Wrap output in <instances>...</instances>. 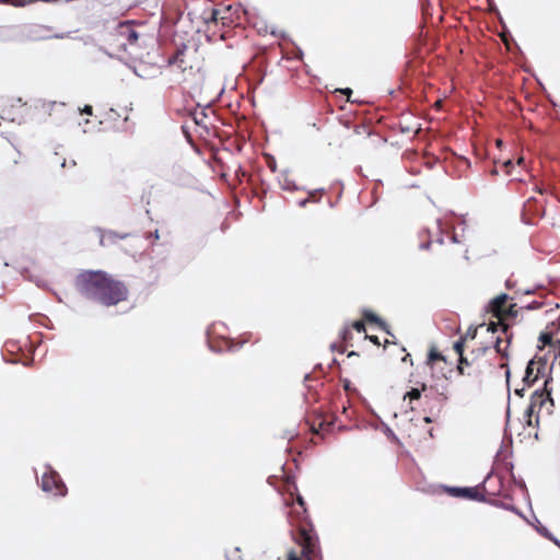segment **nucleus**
Instances as JSON below:
<instances>
[{
    "label": "nucleus",
    "instance_id": "obj_9",
    "mask_svg": "<svg viewBox=\"0 0 560 560\" xmlns=\"http://www.w3.org/2000/svg\"><path fill=\"white\" fill-rule=\"evenodd\" d=\"M497 332H498V335L495 336L494 341L492 342L493 346H490V347L494 351L493 358L499 357V362H498L499 368L505 369V377H506V382L509 383L511 372L508 368V361H509V349L511 346L513 334L510 331L509 325L498 326Z\"/></svg>",
    "mask_w": 560,
    "mask_h": 560
},
{
    "label": "nucleus",
    "instance_id": "obj_26",
    "mask_svg": "<svg viewBox=\"0 0 560 560\" xmlns=\"http://www.w3.org/2000/svg\"><path fill=\"white\" fill-rule=\"evenodd\" d=\"M335 93H341L347 96V101L350 102V97L352 95V90L350 88L346 89H337Z\"/></svg>",
    "mask_w": 560,
    "mask_h": 560
},
{
    "label": "nucleus",
    "instance_id": "obj_15",
    "mask_svg": "<svg viewBox=\"0 0 560 560\" xmlns=\"http://www.w3.org/2000/svg\"><path fill=\"white\" fill-rule=\"evenodd\" d=\"M425 363L431 369H434L439 363L446 364V358L438 350L436 347L432 346L429 349Z\"/></svg>",
    "mask_w": 560,
    "mask_h": 560
},
{
    "label": "nucleus",
    "instance_id": "obj_31",
    "mask_svg": "<svg viewBox=\"0 0 560 560\" xmlns=\"http://www.w3.org/2000/svg\"><path fill=\"white\" fill-rule=\"evenodd\" d=\"M513 163L511 160H508L505 161L503 164H502V167L504 168L505 173L509 175L510 174V167H512Z\"/></svg>",
    "mask_w": 560,
    "mask_h": 560
},
{
    "label": "nucleus",
    "instance_id": "obj_7",
    "mask_svg": "<svg viewBox=\"0 0 560 560\" xmlns=\"http://www.w3.org/2000/svg\"><path fill=\"white\" fill-rule=\"evenodd\" d=\"M549 380L544 381V388L536 389L530 396V402L528 408L526 409L525 416L527 418L526 422L529 427L533 423V417L535 416V423L538 425L539 418L542 415L550 416L552 413V408L555 406L553 399L551 398V393L548 390Z\"/></svg>",
    "mask_w": 560,
    "mask_h": 560
},
{
    "label": "nucleus",
    "instance_id": "obj_25",
    "mask_svg": "<svg viewBox=\"0 0 560 560\" xmlns=\"http://www.w3.org/2000/svg\"><path fill=\"white\" fill-rule=\"evenodd\" d=\"M511 477H512L516 488H518L520 490H526V485L523 479H520V480L516 479V477L513 472L511 474Z\"/></svg>",
    "mask_w": 560,
    "mask_h": 560
},
{
    "label": "nucleus",
    "instance_id": "obj_8",
    "mask_svg": "<svg viewBox=\"0 0 560 560\" xmlns=\"http://www.w3.org/2000/svg\"><path fill=\"white\" fill-rule=\"evenodd\" d=\"M143 34L137 30L133 22H120L114 33L110 34L112 44L124 51H129L141 47Z\"/></svg>",
    "mask_w": 560,
    "mask_h": 560
},
{
    "label": "nucleus",
    "instance_id": "obj_3",
    "mask_svg": "<svg viewBox=\"0 0 560 560\" xmlns=\"http://www.w3.org/2000/svg\"><path fill=\"white\" fill-rule=\"evenodd\" d=\"M289 498L284 499L287 503L292 501V514L299 518L296 541L302 547V556L305 560H323L318 544V537L308 522L305 502L300 492H287Z\"/></svg>",
    "mask_w": 560,
    "mask_h": 560
},
{
    "label": "nucleus",
    "instance_id": "obj_34",
    "mask_svg": "<svg viewBox=\"0 0 560 560\" xmlns=\"http://www.w3.org/2000/svg\"><path fill=\"white\" fill-rule=\"evenodd\" d=\"M365 338H369L376 346L381 345V342L376 336H365Z\"/></svg>",
    "mask_w": 560,
    "mask_h": 560
},
{
    "label": "nucleus",
    "instance_id": "obj_37",
    "mask_svg": "<svg viewBox=\"0 0 560 560\" xmlns=\"http://www.w3.org/2000/svg\"><path fill=\"white\" fill-rule=\"evenodd\" d=\"M354 355H358V353H357V352H354V351H351V352H349V354H348V357H354Z\"/></svg>",
    "mask_w": 560,
    "mask_h": 560
},
{
    "label": "nucleus",
    "instance_id": "obj_12",
    "mask_svg": "<svg viewBox=\"0 0 560 560\" xmlns=\"http://www.w3.org/2000/svg\"><path fill=\"white\" fill-rule=\"evenodd\" d=\"M539 374V365L530 360L526 366L525 375L523 377L524 387L515 389V394L520 397H524L525 387H530L534 385L538 381Z\"/></svg>",
    "mask_w": 560,
    "mask_h": 560
},
{
    "label": "nucleus",
    "instance_id": "obj_32",
    "mask_svg": "<svg viewBox=\"0 0 560 560\" xmlns=\"http://www.w3.org/2000/svg\"><path fill=\"white\" fill-rule=\"evenodd\" d=\"M81 113L86 114V115H92L93 114V108H92L91 105H85L83 107V109H81Z\"/></svg>",
    "mask_w": 560,
    "mask_h": 560
},
{
    "label": "nucleus",
    "instance_id": "obj_36",
    "mask_svg": "<svg viewBox=\"0 0 560 560\" xmlns=\"http://www.w3.org/2000/svg\"><path fill=\"white\" fill-rule=\"evenodd\" d=\"M182 129H183V131L187 135L188 126H187L186 124L182 126Z\"/></svg>",
    "mask_w": 560,
    "mask_h": 560
},
{
    "label": "nucleus",
    "instance_id": "obj_16",
    "mask_svg": "<svg viewBox=\"0 0 560 560\" xmlns=\"http://www.w3.org/2000/svg\"><path fill=\"white\" fill-rule=\"evenodd\" d=\"M65 103H57L55 101H42L38 108L39 110L48 116H51L57 108H62Z\"/></svg>",
    "mask_w": 560,
    "mask_h": 560
},
{
    "label": "nucleus",
    "instance_id": "obj_18",
    "mask_svg": "<svg viewBox=\"0 0 560 560\" xmlns=\"http://www.w3.org/2000/svg\"><path fill=\"white\" fill-rule=\"evenodd\" d=\"M324 195V189H314L308 192L305 199L299 201V206L304 208L308 202H318Z\"/></svg>",
    "mask_w": 560,
    "mask_h": 560
},
{
    "label": "nucleus",
    "instance_id": "obj_29",
    "mask_svg": "<svg viewBox=\"0 0 560 560\" xmlns=\"http://www.w3.org/2000/svg\"><path fill=\"white\" fill-rule=\"evenodd\" d=\"M538 203V201L535 198H529L525 203V209L527 211H532V206Z\"/></svg>",
    "mask_w": 560,
    "mask_h": 560
},
{
    "label": "nucleus",
    "instance_id": "obj_20",
    "mask_svg": "<svg viewBox=\"0 0 560 560\" xmlns=\"http://www.w3.org/2000/svg\"><path fill=\"white\" fill-rule=\"evenodd\" d=\"M478 328H468L465 335L460 336V338L456 342L462 343V349H465V345L467 341H472L476 339Z\"/></svg>",
    "mask_w": 560,
    "mask_h": 560
},
{
    "label": "nucleus",
    "instance_id": "obj_10",
    "mask_svg": "<svg viewBox=\"0 0 560 560\" xmlns=\"http://www.w3.org/2000/svg\"><path fill=\"white\" fill-rule=\"evenodd\" d=\"M538 340L541 343L540 348L550 347L555 351H560V315L546 326Z\"/></svg>",
    "mask_w": 560,
    "mask_h": 560
},
{
    "label": "nucleus",
    "instance_id": "obj_39",
    "mask_svg": "<svg viewBox=\"0 0 560 560\" xmlns=\"http://www.w3.org/2000/svg\"><path fill=\"white\" fill-rule=\"evenodd\" d=\"M424 420H425V422H431V418H429V417H425Z\"/></svg>",
    "mask_w": 560,
    "mask_h": 560
},
{
    "label": "nucleus",
    "instance_id": "obj_4",
    "mask_svg": "<svg viewBox=\"0 0 560 560\" xmlns=\"http://www.w3.org/2000/svg\"><path fill=\"white\" fill-rule=\"evenodd\" d=\"M168 66L177 69L183 82L198 83L205 77V58L196 45H183L168 58Z\"/></svg>",
    "mask_w": 560,
    "mask_h": 560
},
{
    "label": "nucleus",
    "instance_id": "obj_17",
    "mask_svg": "<svg viewBox=\"0 0 560 560\" xmlns=\"http://www.w3.org/2000/svg\"><path fill=\"white\" fill-rule=\"evenodd\" d=\"M362 317H363L364 322H368V323H371V324H375V325H377L382 329L386 328L385 322L382 320L376 314H374L373 312H371L369 310H364L363 311Z\"/></svg>",
    "mask_w": 560,
    "mask_h": 560
},
{
    "label": "nucleus",
    "instance_id": "obj_30",
    "mask_svg": "<svg viewBox=\"0 0 560 560\" xmlns=\"http://www.w3.org/2000/svg\"><path fill=\"white\" fill-rule=\"evenodd\" d=\"M287 560H302V559L294 550H291L288 552Z\"/></svg>",
    "mask_w": 560,
    "mask_h": 560
},
{
    "label": "nucleus",
    "instance_id": "obj_2",
    "mask_svg": "<svg viewBox=\"0 0 560 560\" xmlns=\"http://www.w3.org/2000/svg\"><path fill=\"white\" fill-rule=\"evenodd\" d=\"M453 348L458 354L457 372L459 375L480 383L482 375L491 372L493 366L491 359L494 351L490 346L476 343L468 352H465V349H462V343L455 342Z\"/></svg>",
    "mask_w": 560,
    "mask_h": 560
},
{
    "label": "nucleus",
    "instance_id": "obj_35",
    "mask_svg": "<svg viewBox=\"0 0 560 560\" xmlns=\"http://www.w3.org/2000/svg\"><path fill=\"white\" fill-rule=\"evenodd\" d=\"M429 246H430V242H427V243H422V244L420 245V248H422V249H427V248H429Z\"/></svg>",
    "mask_w": 560,
    "mask_h": 560
},
{
    "label": "nucleus",
    "instance_id": "obj_13",
    "mask_svg": "<svg viewBox=\"0 0 560 560\" xmlns=\"http://www.w3.org/2000/svg\"><path fill=\"white\" fill-rule=\"evenodd\" d=\"M447 400L444 394H434L432 392L425 393L423 396V404L429 408L430 413L438 416L442 411Z\"/></svg>",
    "mask_w": 560,
    "mask_h": 560
},
{
    "label": "nucleus",
    "instance_id": "obj_6",
    "mask_svg": "<svg viewBox=\"0 0 560 560\" xmlns=\"http://www.w3.org/2000/svg\"><path fill=\"white\" fill-rule=\"evenodd\" d=\"M489 312L493 317L498 318V323H489L488 325H480L479 327H487V331H491L492 334H497L498 326L508 325L505 322L509 319H514L517 316L516 304L512 303V298L508 294L502 293L492 299L488 306Z\"/></svg>",
    "mask_w": 560,
    "mask_h": 560
},
{
    "label": "nucleus",
    "instance_id": "obj_24",
    "mask_svg": "<svg viewBox=\"0 0 560 560\" xmlns=\"http://www.w3.org/2000/svg\"><path fill=\"white\" fill-rule=\"evenodd\" d=\"M284 490H290L291 487H293L296 490L295 478L292 476H287L284 479Z\"/></svg>",
    "mask_w": 560,
    "mask_h": 560
},
{
    "label": "nucleus",
    "instance_id": "obj_5",
    "mask_svg": "<svg viewBox=\"0 0 560 560\" xmlns=\"http://www.w3.org/2000/svg\"><path fill=\"white\" fill-rule=\"evenodd\" d=\"M206 31L211 32L213 36L225 39L224 28H231L240 24L241 8L240 5H219L210 11L205 18Z\"/></svg>",
    "mask_w": 560,
    "mask_h": 560
},
{
    "label": "nucleus",
    "instance_id": "obj_27",
    "mask_svg": "<svg viewBox=\"0 0 560 560\" xmlns=\"http://www.w3.org/2000/svg\"><path fill=\"white\" fill-rule=\"evenodd\" d=\"M441 490L450 491V490H478V489L477 488H471V487H447V486H443Z\"/></svg>",
    "mask_w": 560,
    "mask_h": 560
},
{
    "label": "nucleus",
    "instance_id": "obj_40",
    "mask_svg": "<svg viewBox=\"0 0 560 560\" xmlns=\"http://www.w3.org/2000/svg\"><path fill=\"white\" fill-rule=\"evenodd\" d=\"M559 353H560V350H559Z\"/></svg>",
    "mask_w": 560,
    "mask_h": 560
},
{
    "label": "nucleus",
    "instance_id": "obj_38",
    "mask_svg": "<svg viewBox=\"0 0 560 560\" xmlns=\"http://www.w3.org/2000/svg\"><path fill=\"white\" fill-rule=\"evenodd\" d=\"M409 357H410V354H407V355L402 359V361H404V362L409 361Z\"/></svg>",
    "mask_w": 560,
    "mask_h": 560
},
{
    "label": "nucleus",
    "instance_id": "obj_33",
    "mask_svg": "<svg viewBox=\"0 0 560 560\" xmlns=\"http://www.w3.org/2000/svg\"><path fill=\"white\" fill-rule=\"evenodd\" d=\"M535 214L539 215V217H542L545 214V207H544V205H539V208H537L535 210Z\"/></svg>",
    "mask_w": 560,
    "mask_h": 560
},
{
    "label": "nucleus",
    "instance_id": "obj_28",
    "mask_svg": "<svg viewBox=\"0 0 560 560\" xmlns=\"http://www.w3.org/2000/svg\"><path fill=\"white\" fill-rule=\"evenodd\" d=\"M351 337H352V334H351L350 328H349V327H346V328L343 329V331H342V339H343L345 341H347V340L351 339Z\"/></svg>",
    "mask_w": 560,
    "mask_h": 560
},
{
    "label": "nucleus",
    "instance_id": "obj_11",
    "mask_svg": "<svg viewBox=\"0 0 560 560\" xmlns=\"http://www.w3.org/2000/svg\"><path fill=\"white\" fill-rule=\"evenodd\" d=\"M42 490H67L59 474L50 466L45 467L40 478Z\"/></svg>",
    "mask_w": 560,
    "mask_h": 560
},
{
    "label": "nucleus",
    "instance_id": "obj_22",
    "mask_svg": "<svg viewBox=\"0 0 560 560\" xmlns=\"http://www.w3.org/2000/svg\"><path fill=\"white\" fill-rule=\"evenodd\" d=\"M331 425H332V423H330V422L319 421L318 427H316L315 423L312 424V431L314 433H319L320 431L327 432L330 430Z\"/></svg>",
    "mask_w": 560,
    "mask_h": 560
},
{
    "label": "nucleus",
    "instance_id": "obj_23",
    "mask_svg": "<svg viewBox=\"0 0 560 560\" xmlns=\"http://www.w3.org/2000/svg\"><path fill=\"white\" fill-rule=\"evenodd\" d=\"M351 328L357 330L358 332H365V324L364 320H355L351 324Z\"/></svg>",
    "mask_w": 560,
    "mask_h": 560
},
{
    "label": "nucleus",
    "instance_id": "obj_1",
    "mask_svg": "<svg viewBox=\"0 0 560 560\" xmlns=\"http://www.w3.org/2000/svg\"><path fill=\"white\" fill-rule=\"evenodd\" d=\"M74 284L80 294L104 306L116 305L128 298L125 283L102 270L81 271L75 277Z\"/></svg>",
    "mask_w": 560,
    "mask_h": 560
},
{
    "label": "nucleus",
    "instance_id": "obj_14",
    "mask_svg": "<svg viewBox=\"0 0 560 560\" xmlns=\"http://www.w3.org/2000/svg\"><path fill=\"white\" fill-rule=\"evenodd\" d=\"M452 495L460 497L468 500L489 502L497 504V500L492 499L495 492H448Z\"/></svg>",
    "mask_w": 560,
    "mask_h": 560
},
{
    "label": "nucleus",
    "instance_id": "obj_19",
    "mask_svg": "<svg viewBox=\"0 0 560 560\" xmlns=\"http://www.w3.org/2000/svg\"><path fill=\"white\" fill-rule=\"evenodd\" d=\"M189 116L191 117L195 125L207 127L206 121H205L207 118V115L202 109L201 110L195 109L189 113Z\"/></svg>",
    "mask_w": 560,
    "mask_h": 560
},
{
    "label": "nucleus",
    "instance_id": "obj_21",
    "mask_svg": "<svg viewBox=\"0 0 560 560\" xmlns=\"http://www.w3.org/2000/svg\"><path fill=\"white\" fill-rule=\"evenodd\" d=\"M422 392H427V386L424 384L422 385L421 389L412 388L411 390L406 393V395L404 396V399L408 398L410 402H412L413 400H419V399H421Z\"/></svg>",
    "mask_w": 560,
    "mask_h": 560
}]
</instances>
